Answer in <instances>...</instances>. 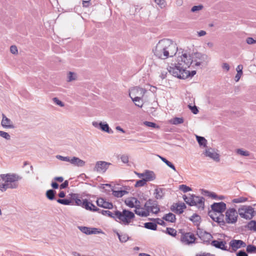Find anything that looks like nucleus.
Here are the masks:
<instances>
[{"mask_svg":"<svg viewBox=\"0 0 256 256\" xmlns=\"http://www.w3.org/2000/svg\"><path fill=\"white\" fill-rule=\"evenodd\" d=\"M197 234L199 238L204 243L208 244L212 238V234L206 231L198 230L197 231Z\"/></svg>","mask_w":256,"mask_h":256,"instance_id":"obj_16","label":"nucleus"},{"mask_svg":"<svg viewBox=\"0 0 256 256\" xmlns=\"http://www.w3.org/2000/svg\"><path fill=\"white\" fill-rule=\"evenodd\" d=\"M71 198L72 200L75 201V202L76 205L82 206L83 200H82L78 196V195L76 194H72L71 195Z\"/></svg>","mask_w":256,"mask_h":256,"instance_id":"obj_31","label":"nucleus"},{"mask_svg":"<svg viewBox=\"0 0 256 256\" xmlns=\"http://www.w3.org/2000/svg\"><path fill=\"white\" fill-rule=\"evenodd\" d=\"M57 202L64 205H70L72 204V201L69 199H58Z\"/></svg>","mask_w":256,"mask_h":256,"instance_id":"obj_47","label":"nucleus"},{"mask_svg":"<svg viewBox=\"0 0 256 256\" xmlns=\"http://www.w3.org/2000/svg\"><path fill=\"white\" fill-rule=\"evenodd\" d=\"M116 218L120 220L122 224H128L131 222V220L135 217L134 214L128 210H124L122 212L116 210L114 212Z\"/></svg>","mask_w":256,"mask_h":256,"instance_id":"obj_5","label":"nucleus"},{"mask_svg":"<svg viewBox=\"0 0 256 256\" xmlns=\"http://www.w3.org/2000/svg\"><path fill=\"white\" fill-rule=\"evenodd\" d=\"M112 164L105 161H98L96 162L94 170L99 173H104Z\"/></svg>","mask_w":256,"mask_h":256,"instance_id":"obj_12","label":"nucleus"},{"mask_svg":"<svg viewBox=\"0 0 256 256\" xmlns=\"http://www.w3.org/2000/svg\"><path fill=\"white\" fill-rule=\"evenodd\" d=\"M134 212L137 214L141 216H148V211H144V208H142L140 204H139L138 206L136 208Z\"/></svg>","mask_w":256,"mask_h":256,"instance_id":"obj_27","label":"nucleus"},{"mask_svg":"<svg viewBox=\"0 0 256 256\" xmlns=\"http://www.w3.org/2000/svg\"><path fill=\"white\" fill-rule=\"evenodd\" d=\"M202 8H203V6L202 5L194 6L192 8L191 11L192 12H195L196 11H198V10H201Z\"/></svg>","mask_w":256,"mask_h":256,"instance_id":"obj_58","label":"nucleus"},{"mask_svg":"<svg viewBox=\"0 0 256 256\" xmlns=\"http://www.w3.org/2000/svg\"><path fill=\"white\" fill-rule=\"evenodd\" d=\"M83 206L82 208H84L86 210H89L93 212L99 211L100 209L96 208L92 202H88L86 199H84L82 202Z\"/></svg>","mask_w":256,"mask_h":256,"instance_id":"obj_24","label":"nucleus"},{"mask_svg":"<svg viewBox=\"0 0 256 256\" xmlns=\"http://www.w3.org/2000/svg\"><path fill=\"white\" fill-rule=\"evenodd\" d=\"M236 256H248L247 253L244 250H240L236 254Z\"/></svg>","mask_w":256,"mask_h":256,"instance_id":"obj_63","label":"nucleus"},{"mask_svg":"<svg viewBox=\"0 0 256 256\" xmlns=\"http://www.w3.org/2000/svg\"><path fill=\"white\" fill-rule=\"evenodd\" d=\"M124 202L126 206L131 208H136V206H138L139 204H140V201L134 197L127 198L125 200Z\"/></svg>","mask_w":256,"mask_h":256,"instance_id":"obj_20","label":"nucleus"},{"mask_svg":"<svg viewBox=\"0 0 256 256\" xmlns=\"http://www.w3.org/2000/svg\"><path fill=\"white\" fill-rule=\"evenodd\" d=\"M180 240L182 244L190 245L194 243L196 238L192 232H183L182 234Z\"/></svg>","mask_w":256,"mask_h":256,"instance_id":"obj_10","label":"nucleus"},{"mask_svg":"<svg viewBox=\"0 0 256 256\" xmlns=\"http://www.w3.org/2000/svg\"><path fill=\"white\" fill-rule=\"evenodd\" d=\"M212 210L220 214H223L222 212L226 208V204L224 202H214L211 205Z\"/></svg>","mask_w":256,"mask_h":256,"instance_id":"obj_15","label":"nucleus"},{"mask_svg":"<svg viewBox=\"0 0 256 256\" xmlns=\"http://www.w3.org/2000/svg\"><path fill=\"white\" fill-rule=\"evenodd\" d=\"M77 78L76 74L73 72H69L68 74V81L72 82L76 80Z\"/></svg>","mask_w":256,"mask_h":256,"instance_id":"obj_45","label":"nucleus"},{"mask_svg":"<svg viewBox=\"0 0 256 256\" xmlns=\"http://www.w3.org/2000/svg\"><path fill=\"white\" fill-rule=\"evenodd\" d=\"M190 220L196 223V224L199 223L200 220V217L196 214H194L190 218Z\"/></svg>","mask_w":256,"mask_h":256,"instance_id":"obj_48","label":"nucleus"},{"mask_svg":"<svg viewBox=\"0 0 256 256\" xmlns=\"http://www.w3.org/2000/svg\"><path fill=\"white\" fill-rule=\"evenodd\" d=\"M164 189L162 188H156L154 190V194L156 199L162 198L164 194Z\"/></svg>","mask_w":256,"mask_h":256,"instance_id":"obj_30","label":"nucleus"},{"mask_svg":"<svg viewBox=\"0 0 256 256\" xmlns=\"http://www.w3.org/2000/svg\"><path fill=\"white\" fill-rule=\"evenodd\" d=\"M204 154L206 156H208L216 162L220 161L219 154L216 152L213 149H206L204 152Z\"/></svg>","mask_w":256,"mask_h":256,"instance_id":"obj_22","label":"nucleus"},{"mask_svg":"<svg viewBox=\"0 0 256 256\" xmlns=\"http://www.w3.org/2000/svg\"><path fill=\"white\" fill-rule=\"evenodd\" d=\"M78 229L83 233L86 234H98L102 232L96 228H90L86 226H78Z\"/></svg>","mask_w":256,"mask_h":256,"instance_id":"obj_19","label":"nucleus"},{"mask_svg":"<svg viewBox=\"0 0 256 256\" xmlns=\"http://www.w3.org/2000/svg\"><path fill=\"white\" fill-rule=\"evenodd\" d=\"M146 92L145 89L136 86L130 90L129 96L132 99L136 96H143Z\"/></svg>","mask_w":256,"mask_h":256,"instance_id":"obj_13","label":"nucleus"},{"mask_svg":"<svg viewBox=\"0 0 256 256\" xmlns=\"http://www.w3.org/2000/svg\"><path fill=\"white\" fill-rule=\"evenodd\" d=\"M246 41L247 44H256V40H254L252 38H247Z\"/></svg>","mask_w":256,"mask_h":256,"instance_id":"obj_62","label":"nucleus"},{"mask_svg":"<svg viewBox=\"0 0 256 256\" xmlns=\"http://www.w3.org/2000/svg\"><path fill=\"white\" fill-rule=\"evenodd\" d=\"M99 212L102 213L103 215L108 216L110 218H116V216L114 215V213L113 214L108 210H100V212Z\"/></svg>","mask_w":256,"mask_h":256,"instance_id":"obj_49","label":"nucleus"},{"mask_svg":"<svg viewBox=\"0 0 256 256\" xmlns=\"http://www.w3.org/2000/svg\"><path fill=\"white\" fill-rule=\"evenodd\" d=\"M177 62L182 66V68L186 70L190 67V66H192V55H188L186 54H182L180 56L178 57Z\"/></svg>","mask_w":256,"mask_h":256,"instance_id":"obj_8","label":"nucleus"},{"mask_svg":"<svg viewBox=\"0 0 256 256\" xmlns=\"http://www.w3.org/2000/svg\"><path fill=\"white\" fill-rule=\"evenodd\" d=\"M238 212L234 208H229L226 212L224 218V222L228 224H234L236 222L238 218Z\"/></svg>","mask_w":256,"mask_h":256,"instance_id":"obj_9","label":"nucleus"},{"mask_svg":"<svg viewBox=\"0 0 256 256\" xmlns=\"http://www.w3.org/2000/svg\"><path fill=\"white\" fill-rule=\"evenodd\" d=\"M56 157L59 160L70 162V158L69 156H63L60 155H56Z\"/></svg>","mask_w":256,"mask_h":256,"instance_id":"obj_54","label":"nucleus"},{"mask_svg":"<svg viewBox=\"0 0 256 256\" xmlns=\"http://www.w3.org/2000/svg\"><path fill=\"white\" fill-rule=\"evenodd\" d=\"M192 67L200 66L202 64H206L210 60L208 56L206 54L196 52L192 55Z\"/></svg>","mask_w":256,"mask_h":256,"instance_id":"obj_7","label":"nucleus"},{"mask_svg":"<svg viewBox=\"0 0 256 256\" xmlns=\"http://www.w3.org/2000/svg\"><path fill=\"white\" fill-rule=\"evenodd\" d=\"M246 252L250 254H256V246L252 244H248L246 246Z\"/></svg>","mask_w":256,"mask_h":256,"instance_id":"obj_44","label":"nucleus"},{"mask_svg":"<svg viewBox=\"0 0 256 256\" xmlns=\"http://www.w3.org/2000/svg\"><path fill=\"white\" fill-rule=\"evenodd\" d=\"M179 189L182 191L184 192H186L192 190V188H190L184 184L180 185L179 186Z\"/></svg>","mask_w":256,"mask_h":256,"instance_id":"obj_52","label":"nucleus"},{"mask_svg":"<svg viewBox=\"0 0 256 256\" xmlns=\"http://www.w3.org/2000/svg\"><path fill=\"white\" fill-rule=\"evenodd\" d=\"M0 180V190L4 192L8 188H16L18 186V181L22 177L15 174H2Z\"/></svg>","mask_w":256,"mask_h":256,"instance_id":"obj_2","label":"nucleus"},{"mask_svg":"<svg viewBox=\"0 0 256 256\" xmlns=\"http://www.w3.org/2000/svg\"><path fill=\"white\" fill-rule=\"evenodd\" d=\"M186 208V204L184 202H181L180 204H173L171 208V210L176 214H181Z\"/></svg>","mask_w":256,"mask_h":256,"instance_id":"obj_21","label":"nucleus"},{"mask_svg":"<svg viewBox=\"0 0 256 256\" xmlns=\"http://www.w3.org/2000/svg\"><path fill=\"white\" fill-rule=\"evenodd\" d=\"M184 202L190 206H196L198 209L203 210L204 206V199L203 197L190 195V197L183 196Z\"/></svg>","mask_w":256,"mask_h":256,"instance_id":"obj_3","label":"nucleus"},{"mask_svg":"<svg viewBox=\"0 0 256 256\" xmlns=\"http://www.w3.org/2000/svg\"><path fill=\"white\" fill-rule=\"evenodd\" d=\"M169 72L174 76L180 79H186L188 77L189 73L186 72V70L182 68V66L178 62L176 64H172L168 68Z\"/></svg>","mask_w":256,"mask_h":256,"instance_id":"obj_4","label":"nucleus"},{"mask_svg":"<svg viewBox=\"0 0 256 256\" xmlns=\"http://www.w3.org/2000/svg\"><path fill=\"white\" fill-rule=\"evenodd\" d=\"M92 124L96 128H100L102 131L106 132L108 134L113 133V130L110 128L108 124L106 123H103L102 122L98 123L97 122H92Z\"/></svg>","mask_w":256,"mask_h":256,"instance_id":"obj_17","label":"nucleus"},{"mask_svg":"<svg viewBox=\"0 0 256 256\" xmlns=\"http://www.w3.org/2000/svg\"><path fill=\"white\" fill-rule=\"evenodd\" d=\"M177 51L178 46L176 43L168 38L160 40L152 50L154 56L162 60L173 57Z\"/></svg>","mask_w":256,"mask_h":256,"instance_id":"obj_1","label":"nucleus"},{"mask_svg":"<svg viewBox=\"0 0 256 256\" xmlns=\"http://www.w3.org/2000/svg\"><path fill=\"white\" fill-rule=\"evenodd\" d=\"M237 154L241 156H248L250 155V152L248 150H245L242 148H238L236 150Z\"/></svg>","mask_w":256,"mask_h":256,"instance_id":"obj_37","label":"nucleus"},{"mask_svg":"<svg viewBox=\"0 0 256 256\" xmlns=\"http://www.w3.org/2000/svg\"><path fill=\"white\" fill-rule=\"evenodd\" d=\"M230 252H236L238 249L241 248H245L246 246V243L240 240H232L229 242Z\"/></svg>","mask_w":256,"mask_h":256,"instance_id":"obj_11","label":"nucleus"},{"mask_svg":"<svg viewBox=\"0 0 256 256\" xmlns=\"http://www.w3.org/2000/svg\"><path fill=\"white\" fill-rule=\"evenodd\" d=\"M163 232L174 237L176 236L177 234L176 230L172 228H167L166 230H164Z\"/></svg>","mask_w":256,"mask_h":256,"instance_id":"obj_34","label":"nucleus"},{"mask_svg":"<svg viewBox=\"0 0 256 256\" xmlns=\"http://www.w3.org/2000/svg\"><path fill=\"white\" fill-rule=\"evenodd\" d=\"M56 192L53 190H49L46 192V196L50 200H53L54 199L55 194Z\"/></svg>","mask_w":256,"mask_h":256,"instance_id":"obj_39","label":"nucleus"},{"mask_svg":"<svg viewBox=\"0 0 256 256\" xmlns=\"http://www.w3.org/2000/svg\"><path fill=\"white\" fill-rule=\"evenodd\" d=\"M184 119L182 118H174L172 120L171 122L174 125H177L184 122Z\"/></svg>","mask_w":256,"mask_h":256,"instance_id":"obj_46","label":"nucleus"},{"mask_svg":"<svg viewBox=\"0 0 256 256\" xmlns=\"http://www.w3.org/2000/svg\"><path fill=\"white\" fill-rule=\"evenodd\" d=\"M208 214L214 221L219 224H224V214H218L217 212L212 210L208 212Z\"/></svg>","mask_w":256,"mask_h":256,"instance_id":"obj_14","label":"nucleus"},{"mask_svg":"<svg viewBox=\"0 0 256 256\" xmlns=\"http://www.w3.org/2000/svg\"><path fill=\"white\" fill-rule=\"evenodd\" d=\"M144 125H145L146 126H148V127H151V128H158V125H156V124L152 122L145 121L144 122Z\"/></svg>","mask_w":256,"mask_h":256,"instance_id":"obj_53","label":"nucleus"},{"mask_svg":"<svg viewBox=\"0 0 256 256\" xmlns=\"http://www.w3.org/2000/svg\"><path fill=\"white\" fill-rule=\"evenodd\" d=\"M128 192L125 190H113L112 194L117 198H121L123 196L128 194Z\"/></svg>","mask_w":256,"mask_h":256,"instance_id":"obj_33","label":"nucleus"},{"mask_svg":"<svg viewBox=\"0 0 256 256\" xmlns=\"http://www.w3.org/2000/svg\"><path fill=\"white\" fill-rule=\"evenodd\" d=\"M162 219L170 222H174L176 220V216L171 212L165 214Z\"/></svg>","mask_w":256,"mask_h":256,"instance_id":"obj_28","label":"nucleus"},{"mask_svg":"<svg viewBox=\"0 0 256 256\" xmlns=\"http://www.w3.org/2000/svg\"><path fill=\"white\" fill-rule=\"evenodd\" d=\"M238 213L242 218L251 220L256 214L254 208L250 206H242L238 209Z\"/></svg>","mask_w":256,"mask_h":256,"instance_id":"obj_6","label":"nucleus"},{"mask_svg":"<svg viewBox=\"0 0 256 256\" xmlns=\"http://www.w3.org/2000/svg\"><path fill=\"white\" fill-rule=\"evenodd\" d=\"M120 159L122 161L124 164H126L128 162V157L126 155H122L121 156Z\"/></svg>","mask_w":256,"mask_h":256,"instance_id":"obj_61","label":"nucleus"},{"mask_svg":"<svg viewBox=\"0 0 256 256\" xmlns=\"http://www.w3.org/2000/svg\"><path fill=\"white\" fill-rule=\"evenodd\" d=\"M248 228L250 230L256 231V222L254 220L250 221L248 223Z\"/></svg>","mask_w":256,"mask_h":256,"instance_id":"obj_50","label":"nucleus"},{"mask_svg":"<svg viewBox=\"0 0 256 256\" xmlns=\"http://www.w3.org/2000/svg\"><path fill=\"white\" fill-rule=\"evenodd\" d=\"M248 199L247 198L240 196L238 198H234L232 200L233 203H242L248 201Z\"/></svg>","mask_w":256,"mask_h":256,"instance_id":"obj_43","label":"nucleus"},{"mask_svg":"<svg viewBox=\"0 0 256 256\" xmlns=\"http://www.w3.org/2000/svg\"><path fill=\"white\" fill-rule=\"evenodd\" d=\"M10 50L12 54H18V48L16 46H12L10 48Z\"/></svg>","mask_w":256,"mask_h":256,"instance_id":"obj_59","label":"nucleus"},{"mask_svg":"<svg viewBox=\"0 0 256 256\" xmlns=\"http://www.w3.org/2000/svg\"><path fill=\"white\" fill-rule=\"evenodd\" d=\"M52 100H53L54 102L56 104H57L61 107H63L64 106V104L62 101H60V100H58L57 98H53Z\"/></svg>","mask_w":256,"mask_h":256,"instance_id":"obj_56","label":"nucleus"},{"mask_svg":"<svg viewBox=\"0 0 256 256\" xmlns=\"http://www.w3.org/2000/svg\"><path fill=\"white\" fill-rule=\"evenodd\" d=\"M116 234L118 236L120 241L122 242H125L129 239L128 236L126 234H120L117 232Z\"/></svg>","mask_w":256,"mask_h":256,"instance_id":"obj_36","label":"nucleus"},{"mask_svg":"<svg viewBox=\"0 0 256 256\" xmlns=\"http://www.w3.org/2000/svg\"><path fill=\"white\" fill-rule=\"evenodd\" d=\"M146 180H144V178L142 180H138L136 182L134 186H135V187H136V188L142 186L146 184Z\"/></svg>","mask_w":256,"mask_h":256,"instance_id":"obj_51","label":"nucleus"},{"mask_svg":"<svg viewBox=\"0 0 256 256\" xmlns=\"http://www.w3.org/2000/svg\"><path fill=\"white\" fill-rule=\"evenodd\" d=\"M156 178L155 174L153 172L147 171L144 173V178L146 182L152 181Z\"/></svg>","mask_w":256,"mask_h":256,"instance_id":"obj_29","label":"nucleus"},{"mask_svg":"<svg viewBox=\"0 0 256 256\" xmlns=\"http://www.w3.org/2000/svg\"><path fill=\"white\" fill-rule=\"evenodd\" d=\"M202 194L203 195L207 196L214 198H216L217 197V196L215 193L211 192L206 190H202Z\"/></svg>","mask_w":256,"mask_h":256,"instance_id":"obj_42","label":"nucleus"},{"mask_svg":"<svg viewBox=\"0 0 256 256\" xmlns=\"http://www.w3.org/2000/svg\"><path fill=\"white\" fill-rule=\"evenodd\" d=\"M154 220L156 224H158L161 226H164L166 225V222L164 221L163 219L162 220L159 218L153 219Z\"/></svg>","mask_w":256,"mask_h":256,"instance_id":"obj_57","label":"nucleus"},{"mask_svg":"<svg viewBox=\"0 0 256 256\" xmlns=\"http://www.w3.org/2000/svg\"><path fill=\"white\" fill-rule=\"evenodd\" d=\"M214 254H212L209 252H201L200 254H198L196 255V256H214Z\"/></svg>","mask_w":256,"mask_h":256,"instance_id":"obj_64","label":"nucleus"},{"mask_svg":"<svg viewBox=\"0 0 256 256\" xmlns=\"http://www.w3.org/2000/svg\"><path fill=\"white\" fill-rule=\"evenodd\" d=\"M152 202H153V200H148L144 205V211H148V215L150 214V208H151V205L152 204Z\"/></svg>","mask_w":256,"mask_h":256,"instance_id":"obj_41","label":"nucleus"},{"mask_svg":"<svg viewBox=\"0 0 256 256\" xmlns=\"http://www.w3.org/2000/svg\"><path fill=\"white\" fill-rule=\"evenodd\" d=\"M160 211V208L158 206L156 201L153 200L152 204L151 205V208L150 212L153 214H158Z\"/></svg>","mask_w":256,"mask_h":256,"instance_id":"obj_32","label":"nucleus"},{"mask_svg":"<svg viewBox=\"0 0 256 256\" xmlns=\"http://www.w3.org/2000/svg\"><path fill=\"white\" fill-rule=\"evenodd\" d=\"M0 136L6 140H10V135L8 132L0 130Z\"/></svg>","mask_w":256,"mask_h":256,"instance_id":"obj_55","label":"nucleus"},{"mask_svg":"<svg viewBox=\"0 0 256 256\" xmlns=\"http://www.w3.org/2000/svg\"><path fill=\"white\" fill-rule=\"evenodd\" d=\"M1 124L4 128H14L10 120L6 117L4 114H2V119L1 122Z\"/></svg>","mask_w":256,"mask_h":256,"instance_id":"obj_26","label":"nucleus"},{"mask_svg":"<svg viewBox=\"0 0 256 256\" xmlns=\"http://www.w3.org/2000/svg\"><path fill=\"white\" fill-rule=\"evenodd\" d=\"M144 225V227L147 229L154 230H156L157 225L156 222H146Z\"/></svg>","mask_w":256,"mask_h":256,"instance_id":"obj_35","label":"nucleus"},{"mask_svg":"<svg viewBox=\"0 0 256 256\" xmlns=\"http://www.w3.org/2000/svg\"><path fill=\"white\" fill-rule=\"evenodd\" d=\"M168 167L172 169L175 172L176 171V168L170 162H169L168 160L165 163Z\"/></svg>","mask_w":256,"mask_h":256,"instance_id":"obj_60","label":"nucleus"},{"mask_svg":"<svg viewBox=\"0 0 256 256\" xmlns=\"http://www.w3.org/2000/svg\"><path fill=\"white\" fill-rule=\"evenodd\" d=\"M70 163L74 166L80 167L84 166L86 164V162L84 160L76 156L70 158Z\"/></svg>","mask_w":256,"mask_h":256,"instance_id":"obj_25","label":"nucleus"},{"mask_svg":"<svg viewBox=\"0 0 256 256\" xmlns=\"http://www.w3.org/2000/svg\"><path fill=\"white\" fill-rule=\"evenodd\" d=\"M98 206L104 208L112 209L113 208L112 204L106 201L103 198H99L96 200Z\"/></svg>","mask_w":256,"mask_h":256,"instance_id":"obj_23","label":"nucleus"},{"mask_svg":"<svg viewBox=\"0 0 256 256\" xmlns=\"http://www.w3.org/2000/svg\"><path fill=\"white\" fill-rule=\"evenodd\" d=\"M196 140L200 146L206 147V146L207 140L204 137L196 136Z\"/></svg>","mask_w":256,"mask_h":256,"instance_id":"obj_38","label":"nucleus"},{"mask_svg":"<svg viewBox=\"0 0 256 256\" xmlns=\"http://www.w3.org/2000/svg\"><path fill=\"white\" fill-rule=\"evenodd\" d=\"M211 245L216 247V248L220 249L223 250H226L228 252L230 250V248H228L226 246V241H218L217 240H214L210 243Z\"/></svg>","mask_w":256,"mask_h":256,"instance_id":"obj_18","label":"nucleus"},{"mask_svg":"<svg viewBox=\"0 0 256 256\" xmlns=\"http://www.w3.org/2000/svg\"><path fill=\"white\" fill-rule=\"evenodd\" d=\"M142 96H136V98H132V100L135 102L136 106L142 108L143 106L142 102L140 100Z\"/></svg>","mask_w":256,"mask_h":256,"instance_id":"obj_40","label":"nucleus"}]
</instances>
